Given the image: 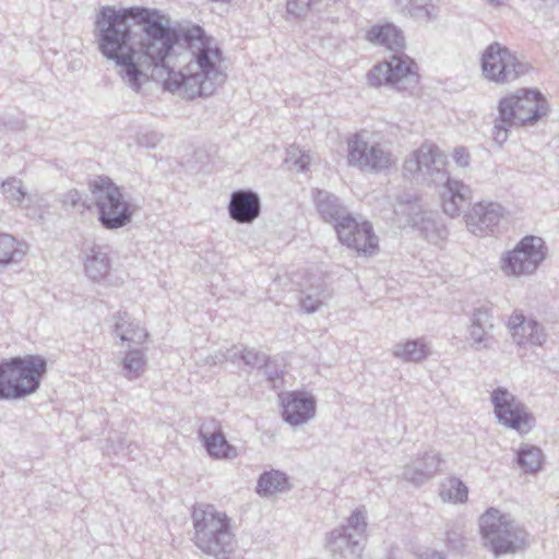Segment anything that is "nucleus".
I'll return each instance as SVG.
<instances>
[{
    "label": "nucleus",
    "instance_id": "obj_1",
    "mask_svg": "<svg viewBox=\"0 0 559 559\" xmlns=\"http://www.w3.org/2000/svg\"><path fill=\"white\" fill-rule=\"evenodd\" d=\"M123 57L124 62H114L121 81L135 93L148 74L165 90L191 99L213 95L226 80L219 69L222 50L212 46V38L200 25L183 26L169 39L142 44Z\"/></svg>",
    "mask_w": 559,
    "mask_h": 559
},
{
    "label": "nucleus",
    "instance_id": "obj_2",
    "mask_svg": "<svg viewBox=\"0 0 559 559\" xmlns=\"http://www.w3.org/2000/svg\"><path fill=\"white\" fill-rule=\"evenodd\" d=\"M182 26H171L170 19L157 9L102 7L94 23L99 52L108 60L124 62L123 56L142 44L169 39Z\"/></svg>",
    "mask_w": 559,
    "mask_h": 559
},
{
    "label": "nucleus",
    "instance_id": "obj_3",
    "mask_svg": "<svg viewBox=\"0 0 559 559\" xmlns=\"http://www.w3.org/2000/svg\"><path fill=\"white\" fill-rule=\"evenodd\" d=\"M192 542L204 555L228 559L234 548L235 535L230 519L213 504L195 503L191 510Z\"/></svg>",
    "mask_w": 559,
    "mask_h": 559
},
{
    "label": "nucleus",
    "instance_id": "obj_4",
    "mask_svg": "<svg viewBox=\"0 0 559 559\" xmlns=\"http://www.w3.org/2000/svg\"><path fill=\"white\" fill-rule=\"evenodd\" d=\"M548 112V104L537 90H521L502 97L498 104V117L492 128V139L502 145L513 127L533 124Z\"/></svg>",
    "mask_w": 559,
    "mask_h": 559
},
{
    "label": "nucleus",
    "instance_id": "obj_5",
    "mask_svg": "<svg viewBox=\"0 0 559 559\" xmlns=\"http://www.w3.org/2000/svg\"><path fill=\"white\" fill-rule=\"evenodd\" d=\"M47 372L39 355L15 356L0 361V400H20L35 393Z\"/></svg>",
    "mask_w": 559,
    "mask_h": 559
},
{
    "label": "nucleus",
    "instance_id": "obj_6",
    "mask_svg": "<svg viewBox=\"0 0 559 559\" xmlns=\"http://www.w3.org/2000/svg\"><path fill=\"white\" fill-rule=\"evenodd\" d=\"M90 201L103 228L115 230L131 223L136 211L130 198L109 177L99 176L88 182Z\"/></svg>",
    "mask_w": 559,
    "mask_h": 559
},
{
    "label": "nucleus",
    "instance_id": "obj_7",
    "mask_svg": "<svg viewBox=\"0 0 559 559\" xmlns=\"http://www.w3.org/2000/svg\"><path fill=\"white\" fill-rule=\"evenodd\" d=\"M479 528L485 545L495 556L513 554L527 545V532L510 514L496 508L480 515Z\"/></svg>",
    "mask_w": 559,
    "mask_h": 559
},
{
    "label": "nucleus",
    "instance_id": "obj_8",
    "mask_svg": "<svg viewBox=\"0 0 559 559\" xmlns=\"http://www.w3.org/2000/svg\"><path fill=\"white\" fill-rule=\"evenodd\" d=\"M447 156L432 144H423L414 151L403 165L405 177L428 186L439 187L450 177Z\"/></svg>",
    "mask_w": 559,
    "mask_h": 559
},
{
    "label": "nucleus",
    "instance_id": "obj_9",
    "mask_svg": "<svg viewBox=\"0 0 559 559\" xmlns=\"http://www.w3.org/2000/svg\"><path fill=\"white\" fill-rule=\"evenodd\" d=\"M547 257L543 238L527 235L516 246L503 253L501 269L509 276H531L536 273Z\"/></svg>",
    "mask_w": 559,
    "mask_h": 559
},
{
    "label": "nucleus",
    "instance_id": "obj_10",
    "mask_svg": "<svg viewBox=\"0 0 559 559\" xmlns=\"http://www.w3.org/2000/svg\"><path fill=\"white\" fill-rule=\"evenodd\" d=\"M416 63L404 53H394L390 60L373 66L367 73L369 86H394L400 92H406L418 84Z\"/></svg>",
    "mask_w": 559,
    "mask_h": 559
},
{
    "label": "nucleus",
    "instance_id": "obj_11",
    "mask_svg": "<svg viewBox=\"0 0 559 559\" xmlns=\"http://www.w3.org/2000/svg\"><path fill=\"white\" fill-rule=\"evenodd\" d=\"M480 66L484 76L498 84L512 82L528 70L526 63L520 61L508 47L498 41L484 50Z\"/></svg>",
    "mask_w": 559,
    "mask_h": 559
},
{
    "label": "nucleus",
    "instance_id": "obj_12",
    "mask_svg": "<svg viewBox=\"0 0 559 559\" xmlns=\"http://www.w3.org/2000/svg\"><path fill=\"white\" fill-rule=\"evenodd\" d=\"M347 160L361 171L382 173L395 164L392 152L379 142H369L362 133L348 139Z\"/></svg>",
    "mask_w": 559,
    "mask_h": 559
},
{
    "label": "nucleus",
    "instance_id": "obj_13",
    "mask_svg": "<svg viewBox=\"0 0 559 559\" xmlns=\"http://www.w3.org/2000/svg\"><path fill=\"white\" fill-rule=\"evenodd\" d=\"M490 400L500 424L521 435L532 429L534 421L532 413L508 389L498 386L492 391Z\"/></svg>",
    "mask_w": 559,
    "mask_h": 559
},
{
    "label": "nucleus",
    "instance_id": "obj_14",
    "mask_svg": "<svg viewBox=\"0 0 559 559\" xmlns=\"http://www.w3.org/2000/svg\"><path fill=\"white\" fill-rule=\"evenodd\" d=\"M507 210L498 202L480 201L465 214L467 229L476 236L493 235Z\"/></svg>",
    "mask_w": 559,
    "mask_h": 559
},
{
    "label": "nucleus",
    "instance_id": "obj_15",
    "mask_svg": "<svg viewBox=\"0 0 559 559\" xmlns=\"http://www.w3.org/2000/svg\"><path fill=\"white\" fill-rule=\"evenodd\" d=\"M283 419L292 426L306 424L316 416V397L306 391L289 392L282 402Z\"/></svg>",
    "mask_w": 559,
    "mask_h": 559
},
{
    "label": "nucleus",
    "instance_id": "obj_16",
    "mask_svg": "<svg viewBox=\"0 0 559 559\" xmlns=\"http://www.w3.org/2000/svg\"><path fill=\"white\" fill-rule=\"evenodd\" d=\"M198 436L207 454L213 459H234L238 454L236 447L227 441L224 431L214 419L203 423L199 428Z\"/></svg>",
    "mask_w": 559,
    "mask_h": 559
},
{
    "label": "nucleus",
    "instance_id": "obj_17",
    "mask_svg": "<svg viewBox=\"0 0 559 559\" xmlns=\"http://www.w3.org/2000/svg\"><path fill=\"white\" fill-rule=\"evenodd\" d=\"M439 187L443 188L441 192L443 212L452 218L459 217L472 201V189L462 180L451 177Z\"/></svg>",
    "mask_w": 559,
    "mask_h": 559
},
{
    "label": "nucleus",
    "instance_id": "obj_18",
    "mask_svg": "<svg viewBox=\"0 0 559 559\" xmlns=\"http://www.w3.org/2000/svg\"><path fill=\"white\" fill-rule=\"evenodd\" d=\"M508 326L511 331L514 343L519 346L543 345L546 342L547 334L543 325L535 319H527L522 313H513L509 321Z\"/></svg>",
    "mask_w": 559,
    "mask_h": 559
},
{
    "label": "nucleus",
    "instance_id": "obj_19",
    "mask_svg": "<svg viewBox=\"0 0 559 559\" xmlns=\"http://www.w3.org/2000/svg\"><path fill=\"white\" fill-rule=\"evenodd\" d=\"M228 213L238 223L253 222L261 213L260 197L250 189L234 191L230 195Z\"/></svg>",
    "mask_w": 559,
    "mask_h": 559
},
{
    "label": "nucleus",
    "instance_id": "obj_20",
    "mask_svg": "<svg viewBox=\"0 0 559 559\" xmlns=\"http://www.w3.org/2000/svg\"><path fill=\"white\" fill-rule=\"evenodd\" d=\"M441 463L440 454L435 451L425 452L411 464L404 466L401 477L418 487L432 478Z\"/></svg>",
    "mask_w": 559,
    "mask_h": 559
},
{
    "label": "nucleus",
    "instance_id": "obj_21",
    "mask_svg": "<svg viewBox=\"0 0 559 559\" xmlns=\"http://www.w3.org/2000/svg\"><path fill=\"white\" fill-rule=\"evenodd\" d=\"M393 206L394 214L404 223V226L412 228L420 223V218L429 212L423 198L412 191L397 194Z\"/></svg>",
    "mask_w": 559,
    "mask_h": 559
},
{
    "label": "nucleus",
    "instance_id": "obj_22",
    "mask_svg": "<svg viewBox=\"0 0 559 559\" xmlns=\"http://www.w3.org/2000/svg\"><path fill=\"white\" fill-rule=\"evenodd\" d=\"M311 197L322 221L333 227L348 213L341 199L326 190L312 189Z\"/></svg>",
    "mask_w": 559,
    "mask_h": 559
},
{
    "label": "nucleus",
    "instance_id": "obj_23",
    "mask_svg": "<svg viewBox=\"0 0 559 559\" xmlns=\"http://www.w3.org/2000/svg\"><path fill=\"white\" fill-rule=\"evenodd\" d=\"M395 12L418 22H433L438 19V7L433 0H391Z\"/></svg>",
    "mask_w": 559,
    "mask_h": 559
},
{
    "label": "nucleus",
    "instance_id": "obj_24",
    "mask_svg": "<svg viewBox=\"0 0 559 559\" xmlns=\"http://www.w3.org/2000/svg\"><path fill=\"white\" fill-rule=\"evenodd\" d=\"M366 38L376 45H381L395 52L405 47V38L400 27L393 23L373 25L366 35Z\"/></svg>",
    "mask_w": 559,
    "mask_h": 559
},
{
    "label": "nucleus",
    "instance_id": "obj_25",
    "mask_svg": "<svg viewBox=\"0 0 559 559\" xmlns=\"http://www.w3.org/2000/svg\"><path fill=\"white\" fill-rule=\"evenodd\" d=\"M430 354V347L423 337L399 342L392 349V355L403 362H421Z\"/></svg>",
    "mask_w": 559,
    "mask_h": 559
},
{
    "label": "nucleus",
    "instance_id": "obj_26",
    "mask_svg": "<svg viewBox=\"0 0 559 559\" xmlns=\"http://www.w3.org/2000/svg\"><path fill=\"white\" fill-rule=\"evenodd\" d=\"M110 271V259L107 250L94 245L90 248L85 259V273L94 282L105 278Z\"/></svg>",
    "mask_w": 559,
    "mask_h": 559
},
{
    "label": "nucleus",
    "instance_id": "obj_27",
    "mask_svg": "<svg viewBox=\"0 0 559 559\" xmlns=\"http://www.w3.org/2000/svg\"><path fill=\"white\" fill-rule=\"evenodd\" d=\"M288 489L289 479L285 473L278 469L262 473L257 484V493L261 497H269Z\"/></svg>",
    "mask_w": 559,
    "mask_h": 559
},
{
    "label": "nucleus",
    "instance_id": "obj_28",
    "mask_svg": "<svg viewBox=\"0 0 559 559\" xmlns=\"http://www.w3.org/2000/svg\"><path fill=\"white\" fill-rule=\"evenodd\" d=\"M414 229H417L427 241L433 245L443 241L449 235L443 222L431 211L420 218V223L414 226Z\"/></svg>",
    "mask_w": 559,
    "mask_h": 559
},
{
    "label": "nucleus",
    "instance_id": "obj_29",
    "mask_svg": "<svg viewBox=\"0 0 559 559\" xmlns=\"http://www.w3.org/2000/svg\"><path fill=\"white\" fill-rule=\"evenodd\" d=\"M115 332L122 342L142 343L147 336L139 323L130 321V316L126 311L118 312Z\"/></svg>",
    "mask_w": 559,
    "mask_h": 559
},
{
    "label": "nucleus",
    "instance_id": "obj_30",
    "mask_svg": "<svg viewBox=\"0 0 559 559\" xmlns=\"http://www.w3.org/2000/svg\"><path fill=\"white\" fill-rule=\"evenodd\" d=\"M355 243L345 245L365 255H372L378 249V237L373 233V227L368 221L360 222V228L354 235Z\"/></svg>",
    "mask_w": 559,
    "mask_h": 559
},
{
    "label": "nucleus",
    "instance_id": "obj_31",
    "mask_svg": "<svg viewBox=\"0 0 559 559\" xmlns=\"http://www.w3.org/2000/svg\"><path fill=\"white\" fill-rule=\"evenodd\" d=\"M330 292L323 283L311 285L306 289L301 290L299 305L301 309L307 313L316 312L330 297Z\"/></svg>",
    "mask_w": 559,
    "mask_h": 559
},
{
    "label": "nucleus",
    "instance_id": "obj_32",
    "mask_svg": "<svg viewBox=\"0 0 559 559\" xmlns=\"http://www.w3.org/2000/svg\"><path fill=\"white\" fill-rule=\"evenodd\" d=\"M516 463L525 473H534L542 468L543 452L533 444H522L516 452Z\"/></svg>",
    "mask_w": 559,
    "mask_h": 559
},
{
    "label": "nucleus",
    "instance_id": "obj_33",
    "mask_svg": "<svg viewBox=\"0 0 559 559\" xmlns=\"http://www.w3.org/2000/svg\"><path fill=\"white\" fill-rule=\"evenodd\" d=\"M146 365V357L141 349H131L126 353L121 361L122 374L129 380L142 376Z\"/></svg>",
    "mask_w": 559,
    "mask_h": 559
},
{
    "label": "nucleus",
    "instance_id": "obj_34",
    "mask_svg": "<svg viewBox=\"0 0 559 559\" xmlns=\"http://www.w3.org/2000/svg\"><path fill=\"white\" fill-rule=\"evenodd\" d=\"M440 496L443 501L464 502L467 500L468 488L456 477H450L442 485Z\"/></svg>",
    "mask_w": 559,
    "mask_h": 559
},
{
    "label": "nucleus",
    "instance_id": "obj_35",
    "mask_svg": "<svg viewBox=\"0 0 559 559\" xmlns=\"http://www.w3.org/2000/svg\"><path fill=\"white\" fill-rule=\"evenodd\" d=\"M360 228V222H358L354 215L348 212L335 226L334 230L342 245H354L355 240L352 238L356 235Z\"/></svg>",
    "mask_w": 559,
    "mask_h": 559
},
{
    "label": "nucleus",
    "instance_id": "obj_36",
    "mask_svg": "<svg viewBox=\"0 0 559 559\" xmlns=\"http://www.w3.org/2000/svg\"><path fill=\"white\" fill-rule=\"evenodd\" d=\"M269 355L255 348L243 347L241 350L234 352L230 359L233 361L239 359L251 369L261 370L265 362L269 361Z\"/></svg>",
    "mask_w": 559,
    "mask_h": 559
},
{
    "label": "nucleus",
    "instance_id": "obj_37",
    "mask_svg": "<svg viewBox=\"0 0 559 559\" xmlns=\"http://www.w3.org/2000/svg\"><path fill=\"white\" fill-rule=\"evenodd\" d=\"M1 187L5 199L11 205L19 206L25 199H29L22 186V181L15 177L4 180Z\"/></svg>",
    "mask_w": 559,
    "mask_h": 559
},
{
    "label": "nucleus",
    "instance_id": "obj_38",
    "mask_svg": "<svg viewBox=\"0 0 559 559\" xmlns=\"http://www.w3.org/2000/svg\"><path fill=\"white\" fill-rule=\"evenodd\" d=\"M20 252L16 249L15 238L8 234H0V265H9L16 261Z\"/></svg>",
    "mask_w": 559,
    "mask_h": 559
},
{
    "label": "nucleus",
    "instance_id": "obj_39",
    "mask_svg": "<svg viewBox=\"0 0 559 559\" xmlns=\"http://www.w3.org/2000/svg\"><path fill=\"white\" fill-rule=\"evenodd\" d=\"M59 201L66 211L76 210L80 206L86 210H92V203L88 200H82V195L76 189H71L59 197Z\"/></svg>",
    "mask_w": 559,
    "mask_h": 559
},
{
    "label": "nucleus",
    "instance_id": "obj_40",
    "mask_svg": "<svg viewBox=\"0 0 559 559\" xmlns=\"http://www.w3.org/2000/svg\"><path fill=\"white\" fill-rule=\"evenodd\" d=\"M491 329H485L471 324L468 328V337L472 341L471 346L475 350H481L489 347Z\"/></svg>",
    "mask_w": 559,
    "mask_h": 559
},
{
    "label": "nucleus",
    "instance_id": "obj_41",
    "mask_svg": "<svg viewBox=\"0 0 559 559\" xmlns=\"http://www.w3.org/2000/svg\"><path fill=\"white\" fill-rule=\"evenodd\" d=\"M261 370H263L267 382L272 385L273 389L281 386L283 382V371L280 368L276 359L270 356L269 361L265 362Z\"/></svg>",
    "mask_w": 559,
    "mask_h": 559
},
{
    "label": "nucleus",
    "instance_id": "obj_42",
    "mask_svg": "<svg viewBox=\"0 0 559 559\" xmlns=\"http://www.w3.org/2000/svg\"><path fill=\"white\" fill-rule=\"evenodd\" d=\"M320 2L321 0H287V13L295 17H304Z\"/></svg>",
    "mask_w": 559,
    "mask_h": 559
},
{
    "label": "nucleus",
    "instance_id": "obj_43",
    "mask_svg": "<svg viewBox=\"0 0 559 559\" xmlns=\"http://www.w3.org/2000/svg\"><path fill=\"white\" fill-rule=\"evenodd\" d=\"M471 324L492 330L493 323L491 309L486 306L475 308L471 319Z\"/></svg>",
    "mask_w": 559,
    "mask_h": 559
},
{
    "label": "nucleus",
    "instance_id": "obj_44",
    "mask_svg": "<svg viewBox=\"0 0 559 559\" xmlns=\"http://www.w3.org/2000/svg\"><path fill=\"white\" fill-rule=\"evenodd\" d=\"M163 135L155 130H146L138 135V142L141 146L154 148L162 141Z\"/></svg>",
    "mask_w": 559,
    "mask_h": 559
},
{
    "label": "nucleus",
    "instance_id": "obj_45",
    "mask_svg": "<svg viewBox=\"0 0 559 559\" xmlns=\"http://www.w3.org/2000/svg\"><path fill=\"white\" fill-rule=\"evenodd\" d=\"M367 526L365 513L356 509L352 515L347 519V527L342 530L345 532L347 528H352L356 532H364Z\"/></svg>",
    "mask_w": 559,
    "mask_h": 559
},
{
    "label": "nucleus",
    "instance_id": "obj_46",
    "mask_svg": "<svg viewBox=\"0 0 559 559\" xmlns=\"http://www.w3.org/2000/svg\"><path fill=\"white\" fill-rule=\"evenodd\" d=\"M453 159L460 167H467L469 165L471 156L465 147L459 146L453 152Z\"/></svg>",
    "mask_w": 559,
    "mask_h": 559
},
{
    "label": "nucleus",
    "instance_id": "obj_47",
    "mask_svg": "<svg viewBox=\"0 0 559 559\" xmlns=\"http://www.w3.org/2000/svg\"><path fill=\"white\" fill-rule=\"evenodd\" d=\"M310 155L309 153L301 151L298 154V158L294 159V168H296L299 171H305L308 169V166L310 164Z\"/></svg>",
    "mask_w": 559,
    "mask_h": 559
},
{
    "label": "nucleus",
    "instance_id": "obj_48",
    "mask_svg": "<svg viewBox=\"0 0 559 559\" xmlns=\"http://www.w3.org/2000/svg\"><path fill=\"white\" fill-rule=\"evenodd\" d=\"M300 152V148L297 147V146H289L286 151V159L285 162L287 164H290L292 166H294V159H297L298 158V154Z\"/></svg>",
    "mask_w": 559,
    "mask_h": 559
},
{
    "label": "nucleus",
    "instance_id": "obj_49",
    "mask_svg": "<svg viewBox=\"0 0 559 559\" xmlns=\"http://www.w3.org/2000/svg\"><path fill=\"white\" fill-rule=\"evenodd\" d=\"M420 559H445V557L438 551H426Z\"/></svg>",
    "mask_w": 559,
    "mask_h": 559
},
{
    "label": "nucleus",
    "instance_id": "obj_50",
    "mask_svg": "<svg viewBox=\"0 0 559 559\" xmlns=\"http://www.w3.org/2000/svg\"><path fill=\"white\" fill-rule=\"evenodd\" d=\"M491 4L496 5V7H500V5H503L504 4V1L506 0H488Z\"/></svg>",
    "mask_w": 559,
    "mask_h": 559
}]
</instances>
